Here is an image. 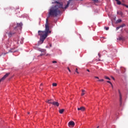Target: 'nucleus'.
<instances>
[{
    "label": "nucleus",
    "mask_w": 128,
    "mask_h": 128,
    "mask_svg": "<svg viewBox=\"0 0 128 128\" xmlns=\"http://www.w3.org/2000/svg\"><path fill=\"white\" fill-rule=\"evenodd\" d=\"M18 10H20V8H18Z\"/></svg>",
    "instance_id": "42"
},
{
    "label": "nucleus",
    "mask_w": 128,
    "mask_h": 128,
    "mask_svg": "<svg viewBox=\"0 0 128 128\" xmlns=\"http://www.w3.org/2000/svg\"><path fill=\"white\" fill-rule=\"evenodd\" d=\"M45 31L38 30V36H40V40L39 42V44H42L44 42V40L48 36V34H50L51 32L50 30V26H48V18L46 19V24L45 25Z\"/></svg>",
    "instance_id": "1"
},
{
    "label": "nucleus",
    "mask_w": 128,
    "mask_h": 128,
    "mask_svg": "<svg viewBox=\"0 0 128 128\" xmlns=\"http://www.w3.org/2000/svg\"><path fill=\"white\" fill-rule=\"evenodd\" d=\"M52 106H56L57 108H58L60 106V103L58 102H54Z\"/></svg>",
    "instance_id": "4"
},
{
    "label": "nucleus",
    "mask_w": 128,
    "mask_h": 128,
    "mask_svg": "<svg viewBox=\"0 0 128 128\" xmlns=\"http://www.w3.org/2000/svg\"><path fill=\"white\" fill-rule=\"evenodd\" d=\"M104 78H106V80H110V78H108L106 76H104Z\"/></svg>",
    "instance_id": "17"
},
{
    "label": "nucleus",
    "mask_w": 128,
    "mask_h": 128,
    "mask_svg": "<svg viewBox=\"0 0 128 128\" xmlns=\"http://www.w3.org/2000/svg\"><path fill=\"white\" fill-rule=\"evenodd\" d=\"M122 22V20H120V19H119V20H117V21H116L117 22Z\"/></svg>",
    "instance_id": "20"
},
{
    "label": "nucleus",
    "mask_w": 128,
    "mask_h": 128,
    "mask_svg": "<svg viewBox=\"0 0 128 128\" xmlns=\"http://www.w3.org/2000/svg\"><path fill=\"white\" fill-rule=\"evenodd\" d=\"M14 34H16V32H9L8 33V34L9 38H12V36H14Z\"/></svg>",
    "instance_id": "6"
},
{
    "label": "nucleus",
    "mask_w": 128,
    "mask_h": 128,
    "mask_svg": "<svg viewBox=\"0 0 128 128\" xmlns=\"http://www.w3.org/2000/svg\"><path fill=\"white\" fill-rule=\"evenodd\" d=\"M122 6H126V4H121Z\"/></svg>",
    "instance_id": "27"
},
{
    "label": "nucleus",
    "mask_w": 128,
    "mask_h": 128,
    "mask_svg": "<svg viewBox=\"0 0 128 128\" xmlns=\"http://www.w3.org/2000/svg\"><path fill=\"white\" fill-rule=\"evenodd\" d=\"M52 64H56L58 62L54 60V61H52Z\"/></svg>",
    "instance_id": "24"
},
{
    "label": "nucleus",
    "mask_w": 128,
    "mask_h": 128,
    "mask_svg": "<svg viewBox=\"0 0 128 128\" xmlns=\"http://www.w3.org/2000/svg\"><path fill=\"white\" fill-rule=\"evenodd\" d=\"M10 73H7L6 74H5L0 80V83L1 82H2V80H4L8 76H10Z\"/></svg>",
    "instance_id": "3"
},
{
    "label": "nucleus",
    "mask_w": 128,
    "mask_h": 128,
    "mask_svg": "<svg viewBox=\"0 0 128 128\" xmlns=\"http://www.w3.org/2000/svg\"><path fill=\"white\" fill-rule=\"evenodd\" d=\"M95 78H98H98H100L98 76H94Z\"/></svg>",
    "instance_id": "29"
},
{
    "label": "nucleus",
    "mask_w": 128,
    "mask_h": 128,
    "mask_svg": "<svg viewBox=\"0 0 128 128\" xmlns=\"http://www.w3.org/2000/svg\"><path fill=\"white\" fill-rule=\"evenodd\" d=\"M104 28L106 30H108V27H104Z\"/></svg>",
    "instance_id": "22"
},
{
    "label": "nucleus",
    "mask_w": 128,
    "mask_h": 128,
    "mask_svg": "<svg viewBox=\"0 0 128 128\" xmlns=\"http://www.w3.org/2000/svg\"><path fill=\"white\" fill-rule=\"evenodd\" d=\"M54 102V101L52 100H49L46 101V102H47V104H53Z\"/></svg>",
    "instance_id": "11"
},
{
    "label": "nucleus",
    "mask_w": 128,
    "mask_h": 128,
    "mask_svg": "<svg viewBox=\"0 0 128 128\" xmlns=\"http://www.w3.org/2000/svg\"><path fill=\"white\" fill-rule=\"evenodd\" d=\"M58 86V84H56V83L52 84V86Z\"/></svg>",
    "instance_id": "19"
},
{
    "label": "nucleus",
    "mask_w": 128,
    "mask_h": 128,
    "mask_svg": "<svg viewBox=\"0 0 128 128\" xmlns=\"http://www.w3.org/2000/svg\"><path fill=\"white\" fill-rule=\"evenodd\" d=\"M20 40H18V42H20L21 44H24V40H22V39L21 38Z\"/></svg>",
    "instance_id": "14"
},
{
    "label": "nucleus",
    "mask_w": 128,
    "mask_h": 128,
    "mask_svg": "<svg viewBox=\"0 0 128 128\" xmlns=\"http://www.w3.org/2000/svg\"><path fill=\"white\" fill-rule=\"evenodd\" d=\"M68 72H70V69L69 68H68Z\"/></svg>",
    "instance_id": "28"
},
{
    "label": "nucleus",
    "mask_w": 128,
    "mask_h": 128,
    "mask_svg": "<svg viewBox=\"0 0 128 128\" xmlns=\"http://www.w3.org/2000/svg\"><path fill=\"white\" fill-rule=\"evenodd\" d=\"M82 92H86V90H82Z\"/></svg>",
    "instance_id": "32"
},
{
    "label": "nucleus",
    "mask_w": 128,
    "mask_h": 128,
    "mask_svg": "<svg viewBox=\"0 0 128 128\" xmlns=\"http://www.w3.org/2000/svg\"><path fill=\"white\" fill-rule=\"evenodd\" d=\"M117 40H124V38L122 36L119 37Z\"/></svg>",
    "instance_id": "15"
},
{
    "label": "nucleus",
    "mask_w": 128,
    "mask_h": 128,
    "mask_svg": "<svg viewBox=\"0 0 128 128\" xmlns=\"http://www.w3.org/2000/svg\"><path fill=\"white\" fill-rule=\"evenodd\" d=\"M68 126L70 127V126H74V122H72V121H70L68 122Z\"/></svg>",
    "instance_id": "7"
},
{
    "label": "nucleus",
    "mask_w": 128,
    "mask_h": 128,
    "mask_svg": "<svg viewBox=\"0 0 128 128\" xmlns=\"http://www.w3.org/2000/svg\"><path fill=\"white\" fill-rule=\"evenodd\" d=\"M107 82H108V84H110L111 86H112V84L110 81H107Z\"/></svg>",
    "instance_id": "23"
},
{
    "label": "nucleus",
    "mask_w": 128,
    "mask_h": 128,
    "mask_svg": "<svg viewBox=\"0 0 128 128\" xmlns=\"http://www.w3.org/2000/svg\"><path fill=\"white\" fill-rule=\"evenodd\" d=\"M112 80H114V77H112Z\"/></svg>",
    "instance_id": "35"
},
{
    "label": "nucleus",
    "mask_w": 128,
    "mask_h": 128,
    "mask_svg": "<svg viewBox=\"0 0 128 128\" xmlns=\"http://www.w3.org/2000/svg\"><path fill=\"white\" fill-rule=\"evenodd\" d=\"M116 2H117V4H119V5L122 4V2H120V1L119 0Z\"/></svg>",
    "instance_id": "16"
},
{
    "label": "nucleus",
    "mask_w": 128,
    "mask_h": 128,
    "mask_svg": "<svg viewBox=\"0 0 128 128\" xmlns=\"http://www.w3.org/2000/svg\"><path fill=\"white\" fill-rule=\"evenodd\" d=\"M50 48H52V44H50Z\"/></svg>",
    "instance_id": "34"
},
{
    "label": "nucleus",
    "mask_w": 128,
    "mask_h": 128,
    "mask_svg": "<svg viewBox=\"0 0 128 128\" xmlns=\"http://www.w3.org/2000/svg\"><path fill=\"white\" fill-rule=\"evenodd\" d=\"M40 86H42V84H40Z\"/></svg>",
    "instance_id": "39"
},
{
    "label": "nucleus",
    "mask_w": 128,
    "mask_h": 128,
    "mask_svg": "<svg viewBox=\"0 0 128 128\" xmlns=\"http://www.w3.org/2000/svg\"><path fill=\"white\" fill-rule=\"evenodd\" d=\"M111 86H112V88H114V86H112V85H111Z\"/></svg>",
    "instance_id": "37"
},
{
    "label": "nucleus",
    "mask_w": 128,
    "mask_h": 128,
    "mask_svg": "<svg viewBox=\"0 0 128 128\" xmlns=\"http://www.w3.org/2000/svg\"><path fill=\"white\" fill-rule=\"evenodd\" d=\"M41 52H42V54H40V56H44V54H46V50H41Z\"/></svg>",
    "instance_id": "10"
},
{
    "label": "nucleus",
    "mask_w": 128,
    "mask_h": 128,
    "mask_svg": "<svg viewBox=\"0 0 128 128\" xmlns=\"http://www.w3.org/2000/svg\"><path fill=\"white\" fill-rule=\"evenodd\" d=\"M94 2L98 4V0H92Z\"/></svg>",
    "instance_id": "18"
},
{
    "label": "nucleus",
    "mask_w": 128,
    "mask_h": 128,
    "mask_svg": "<svg viewBox=\"0 0 128 128\" xmlns=\"http://www.w3.org/2000/svg\"><path fill=\"white\" fill-rule=\"evenodd\" d=\"M104 79H100L99 80H98V82H104Z\"/></svg>",
    "instance_id": "21"
},
{
    "label": "nucleus",
    "mask_w": 128,
    "mask_h": 128,
    "mask_svg": "<svg viewBox=\"0 0 128 128\" xmlns=\"http://www.w3.org/2000/svg\"><path fill=\"white\" fill-rule=\"evenodd\" d=\"M76 72H77L78 74H80V72H78V68H76Z\"/></svg>",
    "instance_id": "25"
},
{
    "label": "nucleus",
    "mask_w": 128,
    "mask_h": 128,
    "mask_svg": "<svg viewBox=\"0 0 128 128\" xmlns=\"http://www.w3.org/2000/svg\"><path fill=\"white\" fill-rule=\"evenodd\" d=\"M11 52H14V51H12V50H11Z\"/></svg>",
    "instance_id": "36"
},
{
    "label": "nucleus",
    "mask_w": 128,
    "mask_h": 128,
    "mask_svg": "<svg viewBox=\"0 0 128 128\" xmlns=\"http://www.w3.org/2000/svg\"><path fill=\"white\" fill-rule=\"evenodd\" d=\"M125 6L126 8H128V5H126Z\"/></svg>",
    "instance_id": "33"
},
{
    "label": "nucleus",
    "mask_w": 128,
    "mask_h": 128,
    "mask_svg": "<svg viewBox=\"0 0 128 128\" xmlns=\"http://www.w3.org/2000/svg\"><path fill=\"white\" fill-rule=\"evenodd\" d=\"M78 110H81V112H84L86 110V108L84 106H81L78 108Z\"/></svg>",
    "instance_id": "5"
},
{
    "label": "nucleus",
    "mask_w": 128,
    "mask_h": 128,
    "mask_svg": "<svg viewBox=\"0 0 128 128\" xmlns=\"http://www.w3.org/2000/svg\"><path fill=\"white\" fill-rule=\"evenodd\" d=\"M124 26H126V24H122V25H120L119 26L117 27L116 28V30H120V28H124Z\"/></svg>",
    "instance_id": "9"
},
{
    "label": "nucleus",
    "mask_w": 128,
    "mask_h": 128,
    "mask_svg": "<svg viewBox=\"0 0 128 128\" xmlns=\"http://www.w3.org/2000/svg\"><path fill=\"white\" fill-rule=\"evenodd\" d=\"M118 92L119 96H120V104H122V93L120 92V90H118Z\"/></svg>",
    "instance_id": "8"
},
{
    "label": "nucleus",
    "mask_w": 128,
    "mask_h": 128,
    "mask_svg": "<svg viewBox=\"0 0 128 128\" xmlns=\"http://www.w3.org/2000/svg\"><path fill=\"white\" fill-rule=\"evenodd\" d=\"M64 112V109H61L59 110L60 114H63Z\"/></svg>",
    "instance_id": "13"
},
{
    "label": "nucleus",
    "mask_w": 128,
    "mask_h": 128,
    "mask_svg": "<svg viewBox=\"0 0 128 128\" xmlns=\"http://www.w3.org/2000/svg\"><path fill=\"white\" fill-rule=\"evenodd\" d=\"M81 96H84V92H82Z\"/></svg>",
    "instance_id": "26"
},
{
    "label": "nucleus",
    "mask_w": 128,
    "mask_h": 128,
    "mask_svg": "<svg viewBox=\"0 0 128 128\" xmlns=\"http://www.w3.org/2000/svg\"><path fill=\"white\" fill-rule=\"evenodd\" d=\"M86 71L88 72H90V70H88V69H87V70H86Z\"/></svg>",
    "instance_id": "31"
},
{
    "label": "nucleus",
    "mask_w": 128,
    "mask_h": 128,
    "mask_svg": "<svg viewBox=\"0 0 128 128\" xmlns=\"http://www.w3.org/2000/svg\"><path fill=\"white\" fill-rule=\"evenodd\" d=\"M98 56H99V58H100V54H98Z\"/></svg>",
    "instance_id": "30"
},
{
    "label": "nucleus",
    "mask_w": 128,
    "mask_h": 128,
    "mask_svg": "<svg viewBox=\"0 0 128 128\" xmlns=\"http://www.w3.org/2000/svg\"><path fill=\"white\" fill-rule=\"evenodd\" d=\"M117 14H119L120 16H122L124 14L120 10L118 11Z\"/></svg>",
    "instance_id": "12"
},
{
    "label": "nucleus",
    "mask_w": 128,
    "mask_h": 128,
    "mask_svg": "<svg viewBox=\"0 0 128 128\" xmlns=\"http://www.w3.org/2000/svg\"><path fill=\"white\" fill-rule=\"evenodd\" d=\"M22 23H18L17 24V26L14 28V30H22Z\"/></svg>",
    "instance_id": "2"
},
{
    "label": "nucleus",
    "mask_w": 128,
    "mask_h": 128,
    "mask_svg": "<svg viewBox=\"0 0 128 128\" xmlns=\"http://www.w3.org/2000/svg\"><path fill=\"white\" fill-rule=\"evenodd\" d=\"M98 60H99V61H100V60L98 59Z\"/></svg>",
    "instance_id": "41"
},
{
    "label": "nucleus",
    "mask_w": 128,
    "mask_h": 128,
    "mask_svg": "<svg viewBox=\"0 0 128 128\" xmlns=\"http://www.w3.org/2000/svg\"><path fill=\"white\" fill-rule=\"evenodd\" d=\"M118 0H116V2H118Z\"/></svg>",
    "instance_id": "38"
},
{
    "label": "nucleus",
    "mask_w": 128,
    "mask_h": 128,
    "mask_svg": "<svg viewBox=\"0 0 128 128\" xmlns=\"http://www.w3.org/2000/svg\"><path fill=\"white\" fill-rule=\"evenodd\" d=\"M28 114H30V112H28Z\"/></svg>",
    "instance_id": "40"
}]
</instances>
